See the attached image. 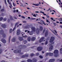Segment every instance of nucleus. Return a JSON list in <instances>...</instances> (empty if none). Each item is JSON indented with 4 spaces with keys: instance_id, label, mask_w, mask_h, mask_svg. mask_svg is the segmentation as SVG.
I'll use <instances>...</instances> for the list:
<instances>
[{
    "instance_id": "obj_1",
    "label": "nucleus",
    "mask_w": 62,
    "mask_h": 62,
    "mask_svg": "<svg viewBox=\"0 0 62 62\" xmlns=\"http://www.w3.org/2000/svg\"><path fill=\"white\" fill-rule=\"evenodd\" d=\"M54 53V54H56L54 55L55 57H57V56H59V55H58V50L56 49L55 50Z\"/></svg>"
},
{
    "instance_id": "obj_2",
    "label": "nucleus",
    "mask_w": 62,
    "mask_h": 62,
    "mask_svg": "<svg viewBox=\"0 0 62 62\" xmlns=\"http://www.w3.org/2000/svg\"><path fill=\"white\" fill-rule=\"evenodd\" d=\"M26 46H25L23 45H19L18 47V49H24L26 48Z\"/></svg>"
},
{
    "instance_id": "obj_3",
    "label": "nucleus",
    "mask_w": 62,
    "mask_h": 62,
    "mask_svg": "<svg viewBox=\"0 0 62 62\" xmlns=\"http://www.w3.org/2000/svg\"><path fill=\"white\" fill-rule=\"evenodd\" d=\"M0 35H2V37L3 38L6 37V34L4 33V31L3 30H1L0 31Z\"/></svg>"
},
{
    "instance_id": "obj_4",
    "label": "nucleus",
    "mask_w": 62,
    "mask_h": 62,
    "mask_svg": "<svg viewBox=\"0 0 62 62\" xmlns=\"http://www.w3.org/2000/svg\"><path fill=\"white\" fill-rule=\"evenodd\" d=\"M14 52L16 54L21 53V50H15L14 51Z\"/></svg>"
},
{
    "instance_id": "obj_5",
    "label": "nucleus",
    "mask_w": 62,
    "mask_h": 62,
    "mask_svg": "<svg viewBox=\"0 0 62 62\" xmlns=\"http://www.w3.org/2000/svg\"><path fill=\"white\" fill-rule=\"evenodd\" d=\"M54 40V38L53 37H51V39H50L49 42H50V43H52V42H53Z\"/></svg>"
},
{
    "instance_id": "obj_6",
    "label": "nucleus",
    "mask_w": 62,
    "mask_h": 62,
    "mask_svg": "<svg viewBox=\"0 0 62 62\" xmlns=\"http://www.w3.org/2000/svg\"><path fill=\"white\" fill-rule=\"evenodd\" d=\"M45 39L44 37H42L39 40V42L40 43H41L43 41V39Z\"/></svg>"
},
{
    "instance_id": "obj_7",
    "label": "nucleus",
    "mask_w": 62,
    "mask_h": 62,
    "mask_svg": "<svg viewBox=\"0 0 62 62\" xmlns=\"http://www.w3.org/2000/svg\"><path fill=\"white\" fill-rule=\"evenodd\" d=\"M42 49V47L40 46H39L38 47L37 50L38 51H40Z\"/></svg>"
},
{
    "instance_id": "obj_8",
    "label": "nucleus",
    "mask_w": 62,
    "mask_h": 62,
    "mask_svg": "<svg viewBox=\"0 0 62 62\" xmlns=\"http://www.w3.org/2000/svg\"><path fill=\"white\" fill-rule=\"evenodd\" d=\"M18 24H19V23L18 22H17L16 23V24L15 25V27L13 29V31H14V30H15V29L16 28V26H17V25H18Z\"/></svg>"
},
{
    "instance_id": "obj_9",
    "label": "nucleus",
    "mask_w": 62,
    "mask_h": 62,
    "mask_svg": "<svg viewBox=\"0 0 62 62\" xmlns=\"http://www.w3.org/2000/svg\"><path fill=\"white\" fill-rule=\"evenodd\" d=\"M55 61V59H51L49 60V62H54Z\"/></svg>"
},
{
    "instance_id": "obj_10",
    "label": "nucleus",
    "mask_w": 62,
    "mask_h": 62,
    "mask_svg": "<svg viewBox=\"0 0 62 62\" xmlns=\"http://www.w3.org/2000/svg\"><path fill=\"white\" fill-rule=\"evenodd\" d=\"M1 26L3 28H6V25L5 24H3L1 25Z\"/></svg>"
},
{
    "instance_id": "obj_11",
    "label": "nucleus",
    "mask_w": 62,
    "mask_h": 62,
    "mask_svg": "<svg viewBox=\"0 0 62 62\" xmlns=\"http://www.w3.org/2000/svg\"><path fill=\"white\" fill-rule=\"evenodd\" d=\"M20 33H21V31L20 30H18L17 31V32L16 33V34L17 35H19L20 34Z\"/></svg>"
},
{
    "instance_id": "obj_12",
    "label": "nucleus",
    "mask_w": 62,
    "mask_h": 62,
    "mask_svg": "<svg viewBox=\"0 0 62 62\" xmlns=\"http://www.w3.org/2000/svg\"><path fill=\"white\" fill-rule=\"evenodd\" d=\"M1 41L4 43H6V40L4 39H2L1 40Z\"/></svg>"
},
{
    "instance_id": "obj_13",
    "label": "nucleus",
    "mask_w": 62,
    "mask_h": 62,
    "mask_svg": "<svg viewBox=\"0 0 62 62\" xmlns=\"http://www.w3.org/2000/svg\"><path fill=\"white\" fill-rule=\"evenodd\" d=\"M31 29L32 31L33 32H35V31H36V28L35 27H32Z\"/></svg>"
},
{
    "instance_id": "obj_14",
    "label": "nucleus",
    "mask_w": 62,
    "mask_h": 62,
    "mask_svg": "<svg viewBox=\"0 0 62 62\" xmlns=\"http://www.w3.org/2000/svg\"><path fill=\"white\" fill-rule=\"evenodd\" d=\"M36 32L37 34H39V28H37L36 29Z\"/></svg>"
},
{
    "instance_id": "obj_15",
    "label": "nucleus",
    "mask_w": 62,
    "mask_h": 62,
    "mask_svg": "<svg viewBox=\"0 0 62 62\" xmlns=\"http://www.w3.org/2000/svg\"><path fill=\"white\" fill-rule=\"evenodd\" d=\"M53 46H51L49 48V50L51 51H52V50H53Z\"/></svg>"
},
{
    "instance_id": "obj_16",
    "label": "nucleus",
    "mask_w": 62,
    "mask_h": 62,
    "mask_svg": "<svg viewBox=\"0 0 62 62\" xmlns=\"http://www.w3.org/2000/svg\"><path fill=\"white\" fill-rule=\"evenodd\" d=\"M12 41L13 42H15V41H16V38H14L12 39Z\"/></svg>"
},
{
    "instance_id": "obj_17",
    "label": "nucleus",
    "mask_w": 62,
    "mask_h": 62,
    "mask_svg": "<svg viewBox=\"0 0 62 62\" xmlns=\"http://www.w3.org/2000/svg\"><path fill=\"white\" fill-rule=\"evenodd\" d=\"M19 39L20 41H22L23 40V39L22 37H20L19 38Z\"/></svg>"
},
{
    "instance_id": "obj_18",
    "label": "nucleus",
    "mask_w": 62,
    "mask_h": 62,
    "mask_svg": "<svg viewBox=\"0 0 62 62\" xmlns=\"http://www.w3.org/2000/svg\"><path fill=\"white\" fill-rule=\"evenodd\" d=\"M33 34V31H31L29 33V35H32Z\"/></svg>"
},
{
    "instance_id": "obj_19",
    "label": "nucleus",
    "mask_w": 62,
    "mask_h": 62,
    "mask_svg": "<svg viewBox=\"0 0 62 62\" xmlns=\"http://www.w3.org/2000/svg\"><path fill=\"white\" fill-rule=\"evenodd\" d=\"M7 2L9 4V5H10L12 7V4H11V2H9V0H7Z\"/></svg>"
},
{
    "instance_id": "obj_20",
    "label": "nucleus",
    "mask_w": 62,
    "mask_h": 62,
    "mask_svg": "<svg viewBox=\"0 0 62 62\" xmlns=\"http://www.w3.org/2000/svg\"><path fill=\"white\" fill-rule=\"evenodd\" d=\"M35 39H36V38L35 37H32L31 39V40L32 41H34V40H35Z\"/></svg>"
},
{
    "instance_id": "obj_21",
    "label": "nucleus",
    "mask_w": 62,
    "mask_h": 62,
    "mask_svg": "<svg viewBox=\"0 0 62 62\" xmlns=\"http://www.w3.org/2000/svg\"><path fill=\"white\" fill-rule=\"evenodd\" d=\"M45 36L46 37L47 35H48V31H46V32L45 33Z\"/></svg>"
},
{
    "instance_id": "obj_22",
    "label": "nucleus",
    "mask_w": 62,
    "mask_h": 62,
    "mask_svg": "<svg viewBox=\"0 0 62 62\" xmlns=\"http://www.w3.org/2000/svg\"><path fill=\"white\" fill-rule=\"evenodd\" d=\"M27 61L28 62H32V60L30 59H28L27 60Z\"/></svg>"
},
{
    "instance_id": "obj_23",
    "label": "nucleus",
    "mask_w": 62,
    "mask_h": 62,
    "mask_svg": "<svg viewBox=\"0 0 62 62\" xmlns=\"http://www.w3.org/2000/svg\"><path fill=\"white\" fill-rule=\"evenodd\" d=\"M39 29L40 31H42V30H43V27L41 26H40V27Z\"/></svg>"
},
{
    "instance_id": "obj_24",
    "label": "nucleus",
    "mask_w": 62,
    "mask_h": 62,
    "mask_svg": "<svg viewBox=\"0 0 62 62\" xmlns=\"http://www.w3.org/2000/svg\"><path fill=\"white\" fill-rule=\"evenodd\" d=\"M49 56H52L53 55V53H49Z\"/></svg>"
},
{
    "instance_id": "obj_25",
    "label": "nucleus",
    "mask_w": 62,
    "mask_h": 62,
    "mask_svg": "<svg viewBox=\"0 0 62 62\" xmlns=\"http://www.w3.org/2000/svg\"><path fill=\"white\" fill-rule=\"evenodd\" d=\"M32 5H34L35 6H39V4H33Z\"/></svg>"
},
{
    "instance_id": "obj_26",
    "label": "nucleus",
    "mask_w": 62,
    "mask_h": 62,
    "mask_svg": "<svg viewBox=\"0 0 62 62\" xmlns=\"http://www.w3.org/2000/svg\"><path fill=\"white\" fill-rule=\"evenodd\" d=\"M33 62H37V59H36L35 58H33Z\"/></svg>"
},
{
    "instance_id": "obj_27",
    "label": "nucleus",
    "mask_w": 62,
    "mask_h": 62,
    "mask_svg": "<svg viewBox=\"0 0 62 62\" xmlns=\"http://www.w3.org/2000/svg\"><path fill=\"white\" fill-rule=\"evenodd\" d=\"M41 22H43V24H44L45 25H46V24L45 23H44V21H43L41 20Z\"/></svg>"
},
{
    "instance_id": "obj_28",
    "label": "nucleus",
    "mask_w": 62,
    "mask_h": 62,
    "mask_svg": "<svg viewBox=\"0 0 62 62\" xmlns=\"http://www.w3.org/2000/svg\"><path fill=\"white\" fill-rule=\"evenodd\" d=\"M28 41H30L31 40V38L30 37H29L28 38Z\"/></svg>"
},
{
    "instance_id": "obj_29",
    "label": "nucleus",
    "mask_w": 62,
    "mask_h": 62,
    "mask_svg": "<svg viewBox=\"0 0 62 62\" xmlns=\"http://www.w3.org/2000/svg\"><path fill=\"white\" fill-rule=\"evenodd\" d=\"M11 37V36H10L9 38L8 41H9V43L10 42V38Z\"/></svg>"
},
{
    "instance_id": "obj_30",
    "label": "nucleus",
    "mask_w": 62,
    "mask_h": 62,
    "mask_svg": "<svg viewBox=\"0 0 62 62\" xmlns=\"http://www.w3.org/2000/svg\"><path fill=\"white\" fill-rule=\"evenodd\" d=\"M58 20L59 21H60V22H62V18H59Z\"/></svg>"
},
{
    "instance_id": "obj_31",
    "label": "nucleus",
    "mask_w": 62,
    "mask_h": 62,
    "mask_svg": "<svg viewBox=\"0 0 62 62\" xmlns=\"http://www.w3.org/2000/svg\"><path fill=\"white\" fill-rule=\"evenodd\" d=\"M60 53L61 54H62V48H61L60 49Z\"/></svg>"
},
{
    "instance_id": "obj_32",
    "label": "nucleus",
    "mask_w": 62,
    "mask_h": 62,
    "mask_svg": "<svg viewBox=\"0 0 62 62\" xmlns=\"http://www.w3.org/2000/svg\"><path fill=\"white\" fill-rule=\"evenodd\" d=\"M29 25H27L26 26H25L24 27L25 28H28Z\"/></svg>"
},
{
    "instance_id": "obj_33",
    "label": "nucleus",
    "mask_w": 62,
    "mask_h": 62,
    "mask_svg": "<svg viewBox=\"0 0 62 62\" xmlns=\"http://www.w3.org/2000/svg\"><path fill=\"white\" fill-rule=\"evenodd\" d=\"M12 31V29H10L9 30L10 33H11Z\"/></svg>"
},
{
    "instance_id": "obj_34",
    "label": "nucleus",
    "mask_w": 62,
    "mask_h": 62,
    "mask_svg": "<svg viewBox=\"0 0 62 62\" xmlns=\"http://www.w3.org/2000/svg\"><path fill=\"white\" fill-rule=\"evenodd\" d=\"M10 18L11 20H13V18L12 17V16H10Z\"/></svg>"
},
{
    "instance_id": "obj_35",
    "label": "nucleus",
    "mask_w": 62,
    "mask_h": 62,
    "mask_svg": "<svg viewBox=\"0 0 62 62\" xmlns=\"http://www.w3.org/2000/svg\"><path fill=\"white\" fill-rule=\"evenodd\" d=\"M31 56H35V54H31L30 55Z\"/></svg>"
},
{
    "instance_id": "obj_36",
    "label": "nucleus",
    "mask_w": 62,
    "mask_h": 62,
    "mask_svg": "<svg viewBox=\"0 0 62 62\" xmlns=\"http://www.w3.org/2000/svg\"><path fill=\"white\" fill-rule=\"evenodd\" d=\"M25 57V55H23L21 56V58H24Z\"/></svg>"
},
{
    "instance_id": "obj_37",
    "label": "nucleus",
    "mask_w": 62,
    "mask_h": 62,
    "mask_svg": "<svg viewBox=\"0 0 62 62\" xmlns=\"http://www.w3.org/2000/svg\"><path fill=\"white\" fill-rule=\"evenodd\" d=\"M49 55V53H46V56H47L48 55Z\"/></svg>"
},
{
    "instance_id": "obj_38",
    "label": "nucleus",
    "mask_w": 62,
    "mask_h": 62,
    "mask_svg": "<svg viewBox=\"0 0 62 62\" xmlns=\"http://www.w3.org/2000/svg\"><path fill=\"white\" fill-rule=\"evenodd\" d=\"M4 10H5V9H4V8H3L1 10V11L2 12H3V11H4Z\"/></svg>"
},
{
    "instance_id": "obj_39",
    "label": "nucleus",
    "mask_w": 62,
    "mask_h": 62,
    "mask_svg": "<svg viewBox=\"0 0 62 62\" xmlns=\"http://www.w3.org/2000/svg\"><path fill=\"white\" fill-rule=\"evenodd\" d=\"M4 2L6 5H7V1L6 0H4Z\"/></svg>"
},
{
    "instance_id": "obj_40",
    "label": "nucleus",
    "mask_w": 62,
    "mask_h": 62,
    "mask_svg": "<svg viewBox=\"0 0 62 62\" xmlns=\"http://www.w3.org/2000/svg\"><path fill=\"white\" fill-rule=\"evenodd\" d=\"M25 55V57H28V55H29V54H27Z\"/></svg>"
},
{
    "instance_id": "obj_41",
    "label": "nucleus",
    "mask_w": 62,
    "mask_h": 62,
    "mask_svg": "<svg viewBox=\"0 0 62 62\" xmlns=\"http://www.w3.org/2000/svg\"><path fill=\"white\" fill-rule=\"evenodd\" d=\"M3 17H1L0 18V21H2V20H3Z\"/></svg>"
},
{
    "instance_id": "obj_42",
    "label": "nucleus",
    "mask_w": 62,
    "mask_h": 62,
    "mask_svg": "<svg viewBox=\"0 0 62 62\" xmlns=\"http://www.w3.org/2000/svg\"><path fill=\"white\" fill-rule=\"evenodd\" d=\"M47 44H48V41H46L45 42V44L46 45H47Z\"/></svg>"
},
{
    "instance_id": "obj_43",
    "label": "nucleus",
    "mask_w": 62,
    "mask_h": 62,
    "mask_svg": "<svg viewBox=\"0 0 62 62\" xmlns=\"http://www.w3.org/2000/svg\"><path fill=\"white\" fill-rule=\"evenodd\" d=\"M36 56H38L39 55V53H36Z\"/></svg>"
},
{
    "instance_id": "obj_44",
    "label": "nucleus",
    "mask_w": 62,
    "mask_h": 62,
    "mask_svg": "<svg viewBox=\"0 0 62 62\" xmlns=\"http://www.w3.org/2000/svg\"><path fill=\"white\" fill-rule=\"evenodd\" d=\"M39 57L40 58H41V59L43 58V57H42V56H41L40 55L39 56Z\"/></svg>"
},
{
    "instance_id": "obj_45",
    "label": "nucleus",
    "mask_w": 62,
    "mask_h": 62,
    "mask_svg": "<svg viewBox=\"0 0 62 62\" xmlns=\"http://www.w3.org/2000/svg\"><path fill=\"white\" fill-rule=\"evenodd\" d=\"M3 20L4 21H6L7 20V19L6 18H4L3 19Z\"/></svg>"
},
{
    "instance_id": "obj_46",
    "label": "nucleus",
    "mask_w": 62,
    "mask_h": 62,
    "mask_svg": "<svg viewBox=\"0 0 62 62\" xmlns=\"http://www.w3.org/2000/svg\"><path fill=\"white\" fill-rule=\"evenodd\" d=\"M21 17H22V18H23V19H25V17H24V16H21Z\"/></svg>"
},
{
    "instance_id": "obj_47",
    "label": "nucleus",
    "mask_w": 62,
    "mask_h": 62,
    "mask_svg": "<svg viewBox=\"0 0 62 62\" xmlns=\"http://www.w3.org/2000/svg\"><path fill=\"white\" fill-rule=\"evenodd\" d=\"M33 17H37V16L36 15V14H34L33 15Z\"/></svg>"
},
{
    "instance_id": "obj_48",
    "label": "nucleus",
    "mask_w": 62,
    "mask_h": 62,
    "mask_svg": "<svg viewBox=\"0 0 62 62\" xmlns=\"http://www.w3.org/2000/svg\"><path fill=\"white\" fill-rule=\"evenodd\" d=\"M2 50L1 49H0V54H1V53H2Z\"/></svg>"
},
{
    "instance_id": "obj_49",
    "label": "nucleus",
    "mask_w": 62,
    "mask_h": 62,
    "mask_svg": "<svg viewBox=\"0 0 62 62\" xmlns=\"http://www.w3.org/2000/svg\"><path fill=\"white\" fill-rule=\"evenodd\" d=\"M14 19H17L16 17L15 16H14Z\"/></svg>"
},
{
    "instance_id": "obj_50",
    "label": "nucleus",
    "mask_w": 62,
    "mask_h": 62,
    "mask_svg": "<svg viewBox=\"0 0 62 62\" xmlns=\"http://www.w3.org/2000/svg\"><path fill=\"white\" fill-rule=\"evenodd\" d=\"M40 13H43V14H44V12H43L42 11H41L40 12Z\"/></svg>"
},
{
    "instance_id": "obj_51",
    "label": "nucleus",
    "mask_w": 62,
    "mask_h": 62,
    "mask_svg": "<svg viewBox=\"0 0 62 62\" xmlns=\"http://www.w3.org/2000/svg\"><path fill=\"white\" fill-rule=\"evenodd\" d=\"M36 19V18H31V20H35Z\"/></svg>"
},
{
    "instance_id": "obj_52",
    "label": "nucleus",
    "mask_w": 62,
    "mask_h": 62,
    "mask_svg": "<svg viewBox=\"0 0 62 62\" xmlns=\"http://www.w3.org/2000/svg\"><path fill=\"white\" fill-rule=\"evenodd\" d=\"M50 9H50V8H49L47 10V11H49V10H50Z\"/></svg>"
},
{
    "instance_id": "obj_53",
    "label": "nucleus",
    "mask_w": 62,
    "mask_h": 62,
    "mask_svg": "<svg viewBox=\"0 0 62 62\" xmlns=\"http://www.w3.org/2000/svg\"><path fill=\"white\" fill-rule=\"evenodd\" d=\"M46 16L47 18H49V16L48 15H46Z\"/></svg>"
},
{
    "instance_id": "obj_54",
    "label": "nucleus",
    "mask_w": 62,
    "mask_h": 62,
    "mask_svg": "<svg viewBox=\"0 0 62 62\" xmlns=\"http://www.w3.org/2000/svg\"><path fill=\"white\" fill-rule=\"evenodd\" d=\"M23 23H26V21H23Z\"/></svg>"
},
{
    "instance_id": "obj_55",
    "label": "nucleus",
    "mask_w": 62,
    "mask_h": 62,
    "mask_svg": "<svg viewBox=\"0 0 62 62\" xmlns=\"http://www.w3.org/2000/svg\"><path fill=\"white\" fill-rule=\"evenodd\" d=\"M45 30H44L43 31V33H44V32H45Z\"/></svg>"
},
{
    "instance_id": "obj_56",
    "label": "nucleus",
    "mask_w": 62,
    "mask_h": 62,
    "mask_svg": "<svg viewBox=\"0 0 62 62\" xmlns=\"http://www.w3.org/2000/svg\"><path fill=\"white\" fill-rule=\"evenodd\" d=\"M54 26H56V24L55 23H54Z\"/></svg>"
},
{
    "instance_id": "obj_57",
    "label": "nucleus",
    "mask_w": 62,
    "mask_h": 62,
    "mask_svg": "<svg viewBox=\"0 0 62 62\" xmlns=\"http://www.w3.org/2000/svg\"><path fill=\"white\" fill-rule=\"evenodd\" d=\"M13 5L14 6V7H15V4H14V2H13Z\"/></svg>"
},
{
    "instance_id": "obj_58",
    "label": "nucleus",
    "mask_w": 62,
    "mask_h": 62,
    "mask_svg": "<svg viewBox=\"0 0 62 62\" xmlns=\"http://www.w3.org/2000/svg\"><path fill=\"white\" fill-rule=\"evenodd\" d=\"M9 21H10V20L9 19H8V23H9Z\"/></svg>"
},
{
    "instance_id": "obj_59",
    "label": "nucleus",
    "mask_w": 62,
    "mask_h": 62,
    "mask_svg": "<svg viewBox=\"0 0 62 62\" xmlns=\"http://www.w3.org/2000/svg\"><path fill=\"white\" fill-rule=\"evenodd\" d=\"M46 22L47 23H48V22H49V23H50V22H49V21L48 20H46Z\"/></svg>"
},
{
    "instance_id": "obj_60",
    "label": "nucleus",
    "mask_w": 62,
    "mask_h": 62,
    "mask_svg": "<svg viewBox=\"0 0 62 62\" xmlns=\"http://www.w3.org/2000/svg\"><path fill=\"white\" fill-rule=\"evenodd\" d=\"M21 62H26V61H22Z\"/></svg>"
},
{
    "instance_id": "obj_61",
    "label": "nucleus",
    "mask_w": 62,
    "mask_h": 62,
    "mask_svg": "<svg viewBox=\"0 0 62 62\" xmlns=\"http://www.w3.org/2000/svg\"><path fill=\"white\" fill-rule=\"evenodd\" d=\"M1 15L2 16H4V14L3 13H2Z\"/></svg>"
},
{
    "instance_id": "obj_62",
    "label": "nucleus",
    "mask_w": 62,
    "mask_h": 62,
    "mask_svg": "<svg viewBox=\"0 0 62 62\" xmlns=\"http://www.w3.org/2000/svg\"><path fill=\"white\" fill-rule=\"evenodd\" d=\"M38 23H39L40 24H42V23H41L39 22H38Z\"/></svg>"
},
{
    "instance_id": "obj_63",
    "label": "nucleus",
    "mask_w": 62,
    "mask_h": 62,
    "mask_svg": "<svg viewBox=\"0 0 62 62\" xmlns=\"http://www.w3.org/2000/svg\"><path fill=\"white\" fill-rule=\"evenodd\" d=\"M13 23H11V26L12 27V26H13Z\"/></svg>"
},
{
    "instance_id": "obj_64",
    "label": "nucleus",
    "mask_w": 62,
    "mask_h": 62,
    "mask_svg": "<svg viewBox=\"0 0 62 62\" xmlns=\"http://www.w3.org/2000/svg\"><path fill=\"white\" fill-rule=\"evenodd\" d=\"M13 12H16V10H15L13 11Z\"/></svg>"
}]
</instances>
